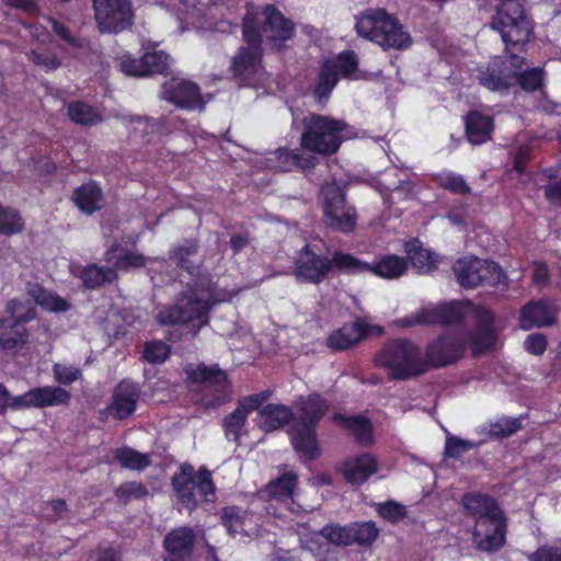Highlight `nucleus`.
I'll return each instance as SVG.
<instances>
[{"mask_svg": "<svg viewBox=\"0 0 561 561\" xmlns=\"http://www.w3.org/2000/svg\"><path fill=\"white\" fill-rule=\"evenodd\" d=\"M53 31L59 38H61L62 41L68 43L70 46L76 47V48L83 47L82 39L73 36L71 34V31L65 24L54 20L53 21Z\"/></svg>", "mask_w": 561, "mask_h": 561, "instance_id": "obj_59", "label": "nucleus"}, {"mask_svg": "<svg viewBox=\"0 0 561 561\" xmlns=\"http://www.w3.org/2000/svg\"><path fill=\"white\" fill-rule=\"evenodd\" d=\"M171 56L156 48V44L142 41V78L152 75L164 77L171 73Z\"/></svg>", "mask_w": 561, "mask_h": 561, "instance_id": "obj_34", "label": "nucleus"}, {"mask_svg": "<svg viewBox=\"0 0 561 561\" xmlns=\"http://www.w3.org/2000/svg\"><path fill=\"white\" fill-rule=\"evenodd\" d=\"M336 471L346 483L363 485L378 471V459L371 453H362L346 457L336 466Z\"/></svg>", "mask_w": 561, "mask_h": 561, "instance_id": "obj_24", "label": "nucleus"}, {"mask_svg": "<svg viewBox=\"0 0 561 561\" xmlns=\"http://www.w3.org/2000/svg\"><path fill=\"white\" fill-rule=\"evenodd\" d=\"M93 9L101 33H118L133 24L130 0H93Z\"/></svg>", "mask_w": 561, "mask_h": 561, "instance_id": "obj_17", "label": "nucleus"}, {"mask_svg": "<svg viewBox=\"0 0 561 561\" xmlns=\"http://www.w3.org/2000/svg\"><path fill=\"white\" fill-rule=\"evenodd\" d=\"M439 186L457 195H468L471 193V187L463 176L451 172L440 176Z\"/></svg>", "mask_w": 561, "mask_h": 561, "instance_id": "obj_50", "label": "nucleus"}, {"mask_svg": "<svg viewBox=\"0 0 561 561\" xmlns=\"http://www.w3.org/2000/svg\"><path fill=\"white\" fill-rule=\"evenodd\" d=\"M71 201L81 213L93 215L102 209L104 195L98 182L89 181L73 190Z\"/></svg>", "mask_w": 561, "mask_h": 561, "instance_id": "obj_33", "label": "nucleus"}, {"mask_svg": "<svg viewBox=\"0 0 561 561\" xmlns=\"http://www.w3.org/2000/svg\"><path fill=\"white\" fill-rule=\"evenodd\" d=\"M378 515L385 520L397 524L408 515L407 507L393 500L379 503L376 507Z\"/></svg>", "mask_w": 561, "mask_h": 561, "instance_id": "obj_48", "label": "nucleus"}, {"mask_svg": "<svg viewBox=\"0 0 561 561\" xmlns=\"http://www.w3.org/2000/svg\"><path fill=\"white\" fill-rule=\"evenodd\" d=\"M465 136L474 146L485 144L492 137L494 119L478 110H470L463 116Z\"/></svg>", "mask_w": 561, "mask_h": 561, "instance_id": "obj_32", "label": "nucleus"}, {"mask_svg": "<svg viewBox=\"0 0 561 561\" xmlns=\"http://www.w3.org/2000/svg\"><path fill=\"white\" fill-rule=\"evenodd\" d=\"M116 497L124 504L140 499V482H125L115 490Z\"/></svg>", "mask_w": 561, "mask_h": 561, "instance_id": "obj_57", "label": "nucleus"}, {"mask_svg": "<svg viewBox=\"0 0 561 561\" xmlns=\"http://www.w3.org/2000/svg\"><path fill=\"white\" fill-rule=\"evenodd\" d=\"M298 416L288 428L294 450L308 461L318 459L321 449L317 428L330 409V402L319 392L300 396L296 400Z\"/></svg>", "mask_w": 561, "mask_h": 561, "instance_id": "obj_3", "label": "nucleus"}, {"mask_svg": "<svg viewBox=\"0 0 561 561\" xmlns=\"http://www.w3.org/2000/svg\"><path fill=\"white\" fill-rule=\"evenodd\" d=\"M490 25L501 34L506 48L522 49L534 36V21L526 14L524 5L517 0H499Z\"/></svg>", "mask_w": 561, "mask_h": 561, "instance_id": "obj_7", "label": "nucleus"}, {"mask_svg": "<svg viewBox=\"0 0 561 561\" xmlns=\"http://www.w3.org/2000/svg\"><path fill=\"white\" fill-rule=\"evenodd\" d=\"M318 80H320L323 83H327L328 85L335 88V85L337 84V82L340 80V76L335 71L332 62H329L328 60L323 61V64L320 67Z\"/></svg>", "mask_w": 561, "mask_h": 561, "instance_id": "obj_61", "label": "nucleus"}, {"mask_svg": "<svg viewBox=\"0 0 561 561\" xmlns=\"http://www.w3.org/2000/svg\"><path fill=\"white\" fill-rule=\"evenodd\" d=\"M221 523L231 535H236L238 528L242 527L243 524L239 507H225L221 513Z\"/></svg>", "mask_w": 561, "mask_h": 561, "instance_id": "obj_54", "label": "nucleus"}, {"mask_svg": "<svg viewBox=\"0 0 561 561\" xmlns=\"http://www.w3.org/2000/svg\"><path fill=\"white\" fill-rule=\"evenodd\" d=\"M516 75L506 60L496 59L489 64L486 69L479 76L482 87L494 92H504L514 85Z\"/></svg>", "mask_w": 561, "mask_h": 561, "instance_id": "obj_29", "label": "nucleus"}, {"mask_svg": "<svg viewBox=\"0 0 561 561\" xmlns=\"http://www.w3.org/2000/svg\"><path fill=\"white\" fill-rule=\"evenodd\" d=\"M408 264L421 274H428L437 270L438 255L422 247V243L414 239L405 245Z\"/></svg>", "mask_w": 561, "mask_h": 561, "instance_id": "obj_35", "label": "nucleus"}, {"mask_svg": "<svg viewBox=\"0 0 561 561\" xmlns=\"http://www.w3.org/2000/svg\"><path fill=\"white\" fill-rule=\"evenodd\" d=\"M529 561H561V549L551 546L539 547L528 556Z\"/></svg>", "mask_w": 561, "mask_h": 561, "instance_id": "obj_58", "label": "nucleus"}, {"mask_svg": "<svg viewBox=\"0 0 561 561\" xmlns=\"http://www.w3.org/2000/svg\"><path fill=\"white\" fill-rule=\"evenodd\" d=\"M250 243L248 233H237L231 236L229 247L233 254L240 253Z\"/></svg>", "mask_w": 561, "mask_h": 561, "instance_id": "obj_64", "label": "nucleus"}, {"mask_svg": "<svg viewBox=\"0 0 561 561\" xmlns=\"http://www.w3.org/2000/svg\"><path fill=\"white\" fill-rule=\"evenodd\" d=\"M331 273L330 257L317 253L310 244H305L294 261V275L298 283L319 285Z\"/></svg>", "mask_w": 561, "mask_h": 561, "instance_id": "obj_20", "label": "nucleus"}, {"mask_svg": "<svg viewBox=\"0 0 561 561\" xmlns=\"http://www.w3.org/2000/svg\"><path fill=\"white\" fill-rule=\"evenodd\" d=\"M476 444L471 440L461 439L457 436H448L445 443L444 455L446 458L457 459L463 453L474 448Z\"/></svg>", "mask_w": 561, "mask_h": 561, "instance_id": "obj_51", "label": "nucleus"}, {"mask_svg": "<svg viewBox=\"0 0 561 561\" xmlns=\"http://www.w3.org/2000/svg\"><path fill=\"white\" fill-rule=\"evenodd\" d=\"M473 304L469 300L459 301L451 300L435 306L423 307L415 312L410 319H407V325H439L449 327L463 322L466 317V308H473Z\"/></svg>", "mask_w": 561, "mask_h": 561, "instance_id": "obj_13", "label": "nucleus"}, {"mask_svg": "<svg viewBox=\"0 0 561 561\" xmlns=\"http://www.w3.org/2000/svg\"><path fill=\"white\" fill-rule=\"evenodd\" d=\"M467 516L474 520L472 539L479 551L494 553L506 543L507 517L490 494L467 492L460 501Z\"/></svg>", "mask_w": 561, "mask_h": 561, "instance_id": "obj_2", "label": "nucleus"}, {"mask_svg": "<svg viewBox=\"0 0 561 561\" xmlns=\"http://www.w3.org/2000/svg\"><path fill=\"white\" fill-rule=\"evenodd\" d=\"M32 296L36 304L45 310L65 312L70 309V304L65 298L46 290L42 286H36L32 290Z\"/></svg>", "mask_w": 561, "mask_h": 561, "instance_id": "obj_41", "label": "nucleus"}, {"mask_svg": "<svg viewBox=\"0 0 561 561\" xmlns=\"http://www.w3.org/2000/svg\"><path fill=\"white\" fill-rule=\"evenodd\" d=\"M53 370L56 381L60 385H71L82 377V371L78 367L55 364Z\"/></svg>", "mask_w": 561, "mask_h": 561, "instance_id": "obj_53", "label": "nucleus"}, {"mask_svg": "<svg viewBox=\"0 0 561 561\" xmlns=\"http://www.w3.org/2000/svg\"><path fill=\"white\" fill-rule=\"evenodd\" d=\"M114 459L119 462L124 468L131 470L140 469V451L134 450L129 447H119L114 453Z\"/></svg>", "mask_w": 561, "mask_h": 561, "instance_id": "obj_52", "label": "nucleus"}, {"mask_svg": "<svg viewBox=\"0 0 561 561\" xmlns=\"http://www.w3.org/2000/svg\"><path fill=\"white\" fill-rule=\"evenodd\" d=\"M272 168L279 172L310 171L318 164V158L302 152L301 148L280 147L270 158Z\"/></svg>", "mask_w": 561, "mask_h": 561, "instance_id": "obj_26", "label": "nucleus"}, {"mask_svg": "<svg viewBox=\"0 0 561 561\" xmlns=\"http://www.w3.org/2000/svg\"><path fill=\"white\" fill-rule=\"evenodd\" d=\"M104 261L111 266L88 264L77 275L85 289H98L105 284H111L117 278V271L140 266V254H134L124 249L119 243H114L105 252Z\"/></svg>", "mask_w": 561, "mask_h": 561, "instance_id": "obj_8", "label": "nucleus"}, {"mask_svg": "<svg viewBox=\"0 0 561 561\" xmlns=\"http://www.w3.org/2000/svg\"><path fill=\"white\" fill-rule=\"evenodd\" d=\"M465 351V343L458 336L450 333L439 334L425 346L422 358L426 373L456 364L463 357Z\"/></svg>", "mask_w": 561, "mask_h": 561, "instance_id": "obj_14", "label": "nucleus"}, {"mask_svg": "<svg viewBox=\"0 0 561 561\" xmlns=\"http://www.w3.org/2000/svg\"><path fill=\"white\" fill-rule=\"evenodd\" d=\"M300 148L310 154L323 157L335 154L345 140L356 137V129L344 119L309 113L302 121Z\"/></svg>", "mask_w": 561, "mask_h": 561, "instance_id": "obj_4", "label": "nucleus"}, {"mask_svg": "<svg viewBox=\"0 0 561 561\" xmlns=\"http://www.w3.org/2000/svg\"><path fill=\"white\" fill-rule=\"evenodd\" d=\"M359 36L369 39L388 49H407L412 44V37L404 31L399 20L385 9L368 10L357 18L355 24Z\"/></svg>", "mask_w": 561, "mask_h": 561, "instance_id": "obj_6", "label": "nucleus"}, {"mask_svg": "<svg viewBox=\"0 0 561 561\" xmlns=\"http://www.w3.org/2000/svg\"><path fill=\"white\" fill-rule=\"evenodd\" d=\"M139 387L129 380H122L113 391L112 401L99 411V420L106 422L110 417L117 421L126 420L137 408Z\"/></svg>", "mask_w": 561, "mask_h": 561, "instance_id": "obj_22", "label": "nucleus"}, {"mask_svg": "<svg viewBox=\"0 0 561 561\" xmlns=\"http://www.w3.org/2000/svg\"><path fill=\"white\" fill-rule=\"evenodd\" d=\"M33 408H47L65 404L71 399L70 392L61 387H37L30 390Z\"/></svg>", "mask_w": 561, "mask_h": 561, "instance_id": "obj_37", "label": "nucleus"}, {"mask_svg": "<svg viewBox=\"0 0 561 561\" xmlns=\"http://www.w3.org/2000/svg\"><path fill=\"white\" fill-rule=\"evenodd\" d=\"M525 350L536 356L542 355L548 345V341L545 334L542 333H531L525 340Z\"/></svg>", "mask_w": 561, "mask_h": 561, "instance_id": "obj_56", "label": "nucleus"}, {"mask_svg": "<svg viewBox=\"0 0 561 561\" xmlns=\"http://www.w3.org/2000/svg\"><path fill=\"white\" fill-rule=\"evenodd\" d=\"M374 364L388 370L390 380H408L426 373L421 348L403 337L387 341L375 354Z\"/></svg>", "mask_w": 561, "mask_h": 561, "instance_id": "obj_5", "label": "nucleus"}, {"mask_svg": "<svg viewBox=\"0 0 561 561\" xmlns=\"http://www.w3.org/2000/svg\"><path fill=\"white\" fill-rule=\"evenodd\" d=\"M196 534L192 527L182 526L169 531L163 547L169 557L164 561H192Z\"/></svg>", "mask_w": 561, "mask_h": 561, "instance_id": "obj_25", "label": "nucleus"}, {"mask_svg": "<svg viewBox=\"0 0 561 561\" xmlns=\"http://www.w3.org/2000/svg\"><path fill=\"white\" fill-rule=\"evenodd\" d=\"M25 229V222L20 213L12 207H3L0 211V233L13 236Z\"/></svg>", "mask_w": 561, "mask_h": 561, "instance_id": "obj_42", "label": "nucleus"}, {"mask_svg": "<svg viewBox=\"0 0 561 561\" xmlns=\"http://www.w3.org/2000/svg\"><path fill=\"white\" fill-rule=\"evenodd\" d=\"M522 416L520 417H511L504 416L501 417L495 423L490 425V435L494 438H505L510 437L513 434L517 433L522 430Z\"/></svg>", "mask_w": 561, "mask_h": 561, "instance_id": "obj_46", "label": "nucleus"}, {"mask_svg": "<svg viewBox=\"0 0 561 561\" xmlns=\"http://www.w3.org/2000/svg\"><path fill=\"white\" fill-rule=\"evenodd\" d=\"M28 396H30V390L20 396H11L10 394V399L8 401V409L10 408V409L16 411V410H22V409L33 408L31 404V402H32L31 397H28Z\"/></svg>", "mask_w": 561, "mask_h": 561, "instance_id": "obj_63", "label": "nucleus"}, {"mask_svg": "<svg viewBox=\"0 0 561 561\" xmlns=\"http://www.w3.org/2000/svg\"><path fill=\"white\" fill-rule=\"evenodd\" d=\"M20 302L11 299L7 304L8 318H0V348L3 351H13L25 345L28 342V331L24 323L30 320L27 317L16 318L14 316Z\"/></svg>", "mask_w": 561, "mask_h": 561, "instance_id": "obj_23", "label": "nucleus"}, {"mask_svg": "<svg viewBox=\"0 0 561 561\" xmlns=\"http://www.w3.org/2000/svg\"><path fill=\"white\" fill-rule=\"evenodd\" d=\"M242 36L248 47H240L233 56L231 73L236 79L244 82L255 76L262 61V41L250 16L245 21Z\"/></svg>", "mask_w": 561, "mask_h": 561, "instance_id": "obj_12", "label": "nucleus"}, {"mask_svg": "<svg viewBox=\"0 0 561 561\" xmlns=\"http://www.w3.org/2000/svg\"><path fill=\"white\" fill-rule=\"evenodd\" d=\"M298 477L294 472H284L276 479L270 481L266 491L273 499H289L297 486Z\"/></svg>", "mask_w": 561, "mask_h": 561, "instance_id": "obj_40", "label": "nucleus"}, {"mask_svg": "<svg viewBox=\"0 0 561 561\" xmlns=\"http://www.w3.org/2000/svg\"><path fill=\"white\" fill-rule=\"evenodd\" d=\"M67 115L71 122L81 126H94L103 119L95 107L83 101L69 102L67 104Z\"/></svg>", "mask_w": 561, "mask_h": 561, "instance_id": "obj_38", "label": "nucleus"}, {"mask_svg": "<svg viewBox=\"0 0 561 561\" xmlns=\"http://www.w3.org/2000/svg\"><path fill=\"white\" fill-rule=\"evenodd\" d=\"M331 271L335 268L340 273L354 275L368 273L369 263L359 260L351 253L335 251L330 257Z\"/></svg>", "mask_w": 561, "mask_h": 561, "instance_id": "obj_39", "label": "nucleus"}, {"mask_svg": "<svg viewBox=\"0 0 561 561\" xmlns=\"http://www.w3.org/2000/svg\"><path fill=\"white\" fill-rule=\"evenodd\" d=\"M474 328L467 334V341L473 357H480L491 351L499 339L495 329L494 312L482 305L472 308Z\"/></svg>", "mask_w": 561, "mask_h": 561, "instance_id": "obj_15", "label": "nucleus"}, {"mask_svg": "<svg viewBox=\"0 0 561 561\" xmlns=\"http://www.w3.org/2000/svg\"><path fill=\"white\" fill-rule=\"evenodd\" d=\"M408 271V260L397 254H385L369 263L368 273L385 279H396Z\"/></svg>", "mask_w": 561, "mask_h": 561, "instance_id": "obj_36", "label": "nucleus"}, {"mask_svg": "<svg viewBox=\"0 0 561 561\" xmlns=\"http://www.w3.org/2000/svg\"><path fill=\"white\" fill-rule=\"evenodd\" d=\"M171 484L179 502L186 507H195L197 504L194 489H197L207 502H213L216 496V485L206 466L195 471L190 463L181 465L180 471L173 474Z\"/></svg>", "mask_w": 561, "mask_h": 561, "instance_id": "obj_9", "label": "nucleus"}, {"mask_svg": "<svg viewBox=\"0 0 561 561\" xmlns=\"http://www.w3.org/2000/svg\"><path fill=\"white\" fill-rule=\"evenodd\" d=\"M332 421L345 428L353 436L356 444L368 447L375 443L374 426L369 417L362 414L346 415L335 412L332 415Z\"/></svg>", "mask_w": 561, "mask_h": 561, "instance_id": "obj_30", "label": "nucleus"}, {"mask_svg": "<svg viewBox=\"0 0 561 561\" xmlns=\"http://www.w3.org/2000/svg\"><path fill=\"white\" fill-rule=\"evenodd\" d=\"M379 534L374 522H362L352 524V545L356 543L360 547H370L377 539Z\"/></svg>", "mask_w": 561, "mask_h": 561, "instance_id": "obj_44", "label": "nucleus"}, {"mask_svg": "<svg viewBox=\"0 0 561 561\" xmlns=\"http://www.w3.org/2000/svg\"><path fill=\"white\" fill-rule=\"evenodd\" d=\"M333 64L335 71L344 77L353 75L358 68V59L353 50L340 53L334 59H327Z\"/></svg>", "mask_w": 561, "mask_h": 561, "instance_id": "obj_49", "label": "nucleus"}, {"mask_svg": "<svg viewBox=\"0 0 561 561\" xmlns=\"http://www.w3.org/2000/svg\"><path fill=\"white\" fill-rule=\"evenodd\" d=\"M556 322V314L547 299L530 300L520 308L519 327L524 331L533 328L550 327Z\"/></svg>", "mask_w": 561, "mask_h": 561, "instance_id": "obj_28", "label": "nucleus"}, {"mask_svg": "<svg viewBox=\"0 0 561 561\" xmlns=\"http://www.w3.org/2000/svg\"><path fill=\"white\" fill-rule=\"evenodd\" d=\"M371 331V327L363 318H357L351 324L332 331L327 339V346L335 352L346 351L365 340Z\"/></svg>", "mask_w": 561, "mask_h": 561, "instance_id": "obj_27", "label": "nucleus"}, {"mask_svg": "<svg viewBox=\"0 0 561 561\" xmlns=\"http://www.w3.org/2000/svg\"><path fill=\"white\" fill-rule=\"evenodd\" d=\"M320 535L330 543L340 547L352 545V524L341 526L339 524H327L320 530Z\"/></svg>", "mask_w": 561, "mask_h": 561, "instance_id": "obj_43", "label": "nucleus"}, {"mask_svg": "<svg viewBox=\"0 0 561 561\" xmlns=\"http://www.w3.org/2000/svg\"><path fill=\"white\" fill-rule=\"evenodd\" d=\"M47 506L50 508V513L46 515V520L49 523H56L64 518L69 511L66 501L62 499L51 500L47 502Z\"/></svg>", "mask_w": 561, "mask_h": 561, "instance_id": "obj_60", "label": "nucleus"}, {"mask_svg": "<svg viewBox=\"0 0 561 561\" xmlns=\"http://www.w3.org/2000/svg\"><path fill=\"white\" fill-rule=\"evenodd\" d=\"M169 259L175 266L196 277L180 293L174 305L161 309L157 321L161 325L199 322V328L209 323V313L217 302V286L204 268L205 256L197 238L184 239L169 251Z\"/></svg>", "mask_w": 561, "mask_h": 561, "instance_id": "obj_1", "label": "nucleus"}, {"mask_svg": "<svg viewBox=\"0 0 561 561\" xmlns=\"http://www.w3.org/2000/svg\"><path fill=\"white\" fill-rule=\"evenodd\" d=\"M323 222L327 228L343 233L353 232L357 225L355 207L346 202L341 190L327 193L323 206Z\"/></svg>", "mask_w": 561, "mask_h": 561, "instance_id": "obj_18", "label": "nucleus"}, {"mask_svg": "<svg viewBox=\"0 0 561 561\" xmlns=\"http://www.w3.org/2000/svg\"><path fill=\"white\" fill-rule=\"evenodd\" d=\"M264 20L259 21L257 14L252 10H247L242 19V30L244 28L248 16L252 18L254 27L260 34V39L263 36L274 45H283L284 43L294 38L296 34L295 23L286 18L274 4H266L262 9Z\"/></svg>", "mask_w": 561, "mask_h": 561, "instance_id": "obj_11", "label": "nucleus"}, {"mask_svg": "<svg viewBox=\"0 0 561 561\" xmlns=\"http://www.w3.org/2000/svg\"><path fill=\"white\" fill-rule=\"evenodd\" d=\"M256 411L257 426L264 433L275 432L294 422L293 409L283 403H263Z\"/></svg>", "mask_w": 561, "mask_h": 561, "instance_id": "obj_31", "label": "nucleus"}, {"mask_svg": "<svg viewBox=\"0 0 561 561\" xmlns=\"http://www.w3.org/2000/svg\"><path fill=\"white\" fill-rule=\"evenodd\" d=\"M453 271L458 284L463 288L496 287L507 283V275L499 263L477 256L457 260Z\"/></svg>", "mask_w": 561, "mask_h": 561, "instance_id": "obj_10", "label": "nucleus"}, {"mask_svg": "<svg viewBox=\"0 0 561 561\" xmlns=\"http://www.w3.org/2000/svg\"><path fill=\"white\" fill-rule=\"evenodd\" d=\"M514 72L516 75L514 85L518 84L525 91H536L543 84L545 71L539 67L527 69L525 71L514 70Z\"/></svg>", "mask_w": 561, "mask_h": 561, "instance_id": "obj_45", "label": "nucleus"}, {"mask_svg": "<svg viewBox=\"0 0 561 561\" xmlns=\"http://www.w3.org/2000/svg\"><path fill=\"white\" fill-rule=\"evenodd\" d=\"M531 148L528 145L518 146L513 157V169L523 175L526 173L527 164L531 161Z\"/></svg>", "mask_w": 561, "mask_h": 561, "instance_id": "obj_55", "label": "nucleus"}, {"mask_svg": "<svg viewBox=\"0 0 561 561\" xmlns=\"http://www.w3.org/2000/svg\"><path fill=\"white\" fill-rule=\"evenodd\" d=\"M160 98L183 110L203 108L205 106L199 85L187 79L171 78L163 82Z\"/></svg>", "mask_w": 561, "mask_h": 561, "instance_id": "obj_21", "label": "nucleus"}, {"mask_svg": "<svg viewBox=\"0 0 561 561\" xmlns=\"http://www.w3.org/2000/svg\"><path fill=\"white\" fill-rule=\"evenodd\" d=\"M184 373L192 383L216 387L217 393L210 399L203 400L206 408H217L227 401L230 381L227 373L218 364L209 366L205 363H198L196 366L187 365L184 368Z\"/></svg>", "mask_w": 561, "mask_h": 561, "instance_id": "obj_16", "label": "nucleus"}, {"mask_svg": "<svg viewBox=\"0 0 561 561\" xmlns=\"http://www.w3.org/2000/svg\"><path fill=\"white\" fill-rule=\"evenodd\" d=\"M543 191L550 204L561 205V179L546 185Z\"/></svg>", "mask_w": 561, "mask_h": 561, "instance_id": "obj_62", "label": "nucleus"}, {"mask_svg": "<svg viewBox=\"0 0 561 561\" xmlns=\"http://www.w3.org/2000/svg\"><path fill=\"white\" fill-rule=\"evenodd\" d=\"M272 396L266 389L259 393L249 394L238 400L237 408L222 420V428L228 440L240 444L243 430L248 423V416L259 410Z\"/></svg>", "mask_w": 561, "mask_h": 561, "instance_id": "obj_19", "label": "nucleus"}, {"mask_svg": "<svg viewBox=\"0 0 561 561\" xmlns=\"http://www.w3.org/2000/svg\"><path fill=\"white\" fill-rule=\"evenodd\" d=\"M170 354L171 347L163 341L146 342L142 345V359L150 363L161 364L165 362Z\"/></svg>", "mask_w": 561, "mask_h": 561, "instance_id": "obj_47", "label": "nucleus"}]
</instances>
